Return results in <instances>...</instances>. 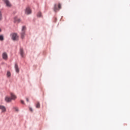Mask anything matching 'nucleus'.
I'll list each match as a JSON object with an SVG mask.
<instances>
[{
	"label": "nucleus",
	"instance_id": "obj_1",
	"mask_svg": "<svg viewBox=\"0 0 130 130\" xmlns=\"http://www.w3.org/2000/svg\"><path fill=\"white\" fill-rule=\"evenodd\" d=\"M10 36L11 37V39H12L13 41H17V40H19V36H18V34L16 33H12L10 35Z\"/></svg>",
	"mask_w": 130,
	"mask_h": 130
},
{
	"label": "nucleus",
	"instance_id": "obj_2",
	"mask_svg": "<svg viewBox=\"0 0 130 130\" xmlns=\"http://www.w3.org/2000/svg\"><path fill=\"white\" fill-rule=\"evenodd\" d=\"M25 31H26V26H23L21 33V38L22 39H23L24 37H25Z\"/></svg>",
	"mask_w": 130,
	"mask_h": 130
},
{
	"label": "nucleus",
	"instance_id": "obj_3",
	"mask_svg": "<svg viewBox=\"0 0 130 130\" xmlns=\"http://www.w3.org/2000/svg\"><path fill=\"white\" fill-rule=\"evenodd\" d=\"M0 110H1L2 113H5L7 111V108L5 106L0 105Z\"/></svg>",
	"mask_w": 130,
	"mask_h": 130
},
{
	"label": "nucleus",
	"instance_id": "obj_4",
	"mask_svg": "<svg viewBox=\"0 0 130 130\" xmlns=\"http://www.w3.org/2000/svg\"><path fill=\"white\" fill-rule=\"evenodd\" d=\"M3 2H4V3H5L7 7H12V5L11 4V3L9 1V0H3Z\"/></svg>",
	"mask_w": 130,
	"mask_h": 130
},
{
	"label": "nucleus",
	"instance_id": "obj_5",
	"mask_svg": "<svg viewBox=\"0 0 130 130\" xmlns=\"http://www.w3.org/2000/svg\"><path fill=\"white\" fill-rule=\"evenodd\" d=\"M32 13L31 9L29 8H27L25 10V14L29 15Z\"/></svg>",
	"mask_w": 130,
	"mask_h": 130
},
{
	"label": "nucleus",
	"instance_id": "obj_6",
	"mask_svg": "<svg viewBox=\"0 0 130 130\" xmlns=\"http://www.w3.org/2000/svg\"><path fill=\"white\" fill-rule=\"evenodd\" d=\"M3 58L4 59H8V54L6 52H4L2 54Z\"/></svg>",
	"mask_w": 130,
	"mask_h": 130
},
{
	"label": "nucleus",
	"instance_id": "obj_7",
	"mask_svg": "<svg viewBox=\"0 0 130 130\" xmlns=\"http://www.w3.org/2000/svg\"><path fill=\"white\" fill-rule=\"evenodd\" d=\"M10 95L11 100H15V99H16L17 96L13 93H11Z\"/></svg>",
	"mask_w": 130,
	"mask_h": 130
},
{
	"label": "nucleus",
	"instance_id": "obj_8",
	"mask_svg": "<svg viewBox=\"0 0 130 130\" xmlns=\"http://www.w3.org/2000/svg\"><path fill=\"white\" fill-rule=\"evenodd\" d=\"M15 69L16 73H19L20 72V69H19V66H18V64L17 63L15 64Z\"/></svg>",
	"mask_w": 130,
	"mask_h": 130
},
{
	"label": "nucleus",
	"instance_id": "obj_9",
	"mask_svg": "<svg viewBox=\"0 0 130 130\" xmlns=\"http://www.w3.org/2000/svg\"><path fill=\"white\" fill-rule=\"evenodd\" d=\"M5 101H6V102H11L12 99L9 96H6L5 98Z\"/></svg>",
	"mask_w": 130,
	"mask_h": 130
},
{
	"label": "nucleus",
	"instance_id": "obj_10",
	"mask_svg": "<svg viewBox=\"0 0 130 130\" xmlns=\"http://www.w3.org/2000/svg\"><path fill=\"white\" fill-rule=\"evenodd\" d=\"M20 53L21 56L22 57H24V51L23 50V48H20Z\"/></svg>",
	"mask_w": 130,
	"mask_h": 130
},
{
	"label": "nucleus",
	"instance_id": "obj_11",
	"mask_svg": "<svg viewBox=\"0 0 130 130\" xmlns=\"http://www.w3.org/2000/svg\"><path fill=\"white\" fill-rule=\"evenodd\" d=\"M36 107L37 108H40V103L38 102L36 105Z\"/></svg>",
	"mask_w": 130,
	"mask_h": 130
},
{
	"label": "nucleus",
	"instance_id": "obj_12",
	"mask_svg": "<svg viewBox=\"0 0 130 130\" xmlns=\"http://www.w3.org/2000/svg\"><path fill=\"white\" fill-rule=\"evenodd\" d=\"M0 40L1 41H3V40H4V36H3V35L0 36Z\"/></svg>",
	"mask_w": 130,
	"mask_h": 130
},
{
	"label": "nucleus",
	"instance_id": "obj_13",
	"mask_svg": "<svg viewBox=\"0 0 130 130\" xmlns=\"http://www.w3.org/2000/svg\"><path fill=\"white\" fill-rule=\"evenodd\" d=\"M7 77H11V72H10L8 71V72H7Z\"/></svg>",
	"mask_w": 130,
	"mask_h": 130
},
{
	"label": "nucleus",
	"instance_id": "obj_14",
	"mask_svg": "<svg viewBox=\"0 0 130 130\" xmlns=\"http://www.w3.org/2000/svg\"><path fill=\"white\" fill-rule=\"evenodd\" d=\"M38 17H41V12H39L37 14Z\"/></svg>",
	"mask_w": 130,
	"mask_h": 130
},
{
	"label": "nucleus",
	"instance_id": "obj_15",
	"mask_svg": "<svg viewBox=\"0 0 130 130\" xmlns=\"http://www.w3.org/2000/svg\"><path fill=\"white\" fill-rule=\"evenodd\" d=\"M3 19V16H2V13L0 11V21L1 20H2Z\"/></svg>",
	"mask_w": 130,
	"mask_h": 130
},
{
	"label": "nucleus",
	"instance_id": "obj_16",
	"mask_svg": "<svg viewBox=\"0 0 130 130\" xmlns=\"http://www.w3.org/2000/svg\"><path fill=\"white\" fill-rule=\"evenodd\" d=\"M56 10H57V9H56V5H55L54 6V11L55 12H56Z\"/></svg>",
	"mask_w": 130,
	"mask_h": 130
},
{
	"label": "nucleus",
	"instance_id": "obj_17",
	"mask_svg": "<svg viewBox=\"0 0 130 130\" xmlns=\"http://www.w3.org/2000/svg\"><path fill=\"white\" fill-rule=\"evenodd\" d=\"M14 109L16 111H19V109H18V108L15 107L14 108Z\"/></svg>",
	"mask_w": 130,
	"mask_h": 130
},
{
	"label": "nucleus",
	"instance_id": "obj_18",
	"mask_svg": "<svg viewBox=\"0 0 130 130\" xmlns=\"http://www.w3.org/2000/svg\"><path fill=\"white\" fill-rule=\"evenodd\" d=\"M61 5H60V4H58V9H61Z\"/></svg>",
	"mask_w": 130,
	"mask_h": 130
},
{
	"label": "nucleus",
	"instance_id": "obj_19",
	"mask_svg": "<svg viewBox=\"0 0 130 130\" xmlns=\"http://www.w3.org/2000/svg\"><path fill=\"white\" fill-rule=\"evenodd\" d=\"M21 103H22V104H24V101L21 100Z\"/></svg>",
	"mask_w": 130,
	"mask_h": 130
},
{
	"label": "nucleus",
	"instance_id": "obj_20",
	"mask_svg": "<svg viewBox=\"0 0 130 130\" xmlns=\"http://www.w3.org/2000/svg\"><path fill=\"white\" fill-rule=\"evenodd\" d=\"M26 101H27V102H29V99L26 98Z\"/></svg>",
	"mask_w": 130,
	"mask_h": 130
},
{
	"label": "nucleus",
	"instance_id": "obj_21",
	"mask_svg": "<svg viewBox=\"0 0 130 130\" xmlns=\"http://www.w3.org/2000/svg\"><path fill=\"white\" fill-rule=\"evenodd\" d=\"M29 110H30L31 111H33V110H32V108H29Z\"/></svg>",
	"mask_w": 130,
	"mask_h": 130
},
{
	"label": "nucleus",
	"instance_id": "obj_22",
	"mask_svg": "<svg viewBox=\"0 0 130 130\" xmlns=\"http://www.w3.org/2000/svg\"><path fill=\"white\" fill-rule=\"evenodd\" d=\"M2 31V29H0V32Z\"/></svg>",
	"mask_w": 130,
	"mask_h": 130
},
{
	"label": "nucleus",
	"instance_id": "obj_23",
	"mask_svg": "<svg viewBox=\"0 0 130 130\" xmlns=\"http://www.w3.org/2000/svg\"><path fill=\"white\" fill-rule=\"evenodd\" d=\"M55 20L56 21V19H55Z\"/></svg>",
	"mask_w": 130,
	"mask_h": 130
}]
</instances>
